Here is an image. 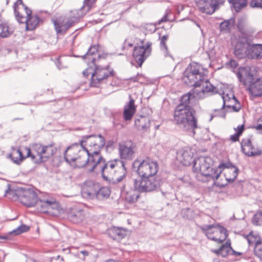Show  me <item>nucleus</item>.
Segmentation results:
<instances>
[{
	"mask_svg": "<svg viewBox=\"0 0 262 262\" xmlns=\"http://www.w3.org/2000/svg\"><path fill=\"white\" fill-rule=\"evenodd\" d=\"M195 88L190 92L183 95L181 103L176 107L173 121L180 128L186 132H190L193 135L195 134V129L198 128V119L195 112L189 105L195 99H203L196 96Z\"/></svg>",
	"mask_w": 262,
	"mask_h": 262,
	"instance_id": "1",
	"label": "nucleus"
},
{
	"mask_svg": "<svg viewBox=\"0 0 262 262\" xmlns=\"http://www.w3.org/2000/svg\"><path fill=\"white\" fill-rule=\"evenodd\" d=\"M207 73L201 64L195 62L190 63L184 72V82L195 88L194 92L200 98H205L216 91L207 79Z\"/></svg>",
	"mask_w": 262,
	"mask_h": 262,
	"instance_id": "2",
	"label": "nucleus"
},
{
	"mask_svg": "<svg viewBox=\"0 0 262 262\" xmlns=\"http://www.w3.org/2000/svg\"><path fill=\"white\" fill-rule=\"evenodd\" d=\"M93 164L92 171L101 172L102 176L106 180H113L120 182L126 174V169L124 163L120 160H113L106 162L101 155H96L92 159Z\"/></svg>",
	"mask_w": 262,
	"mask_h": 262,
	"instance_id": "3",
	"label": "nucleus"
},
{
	"mask_svg": "<svg viewBox=\"0 0 262 262\" xmlns=\"http://www.w3.org/2000/svg\"><path fill=\"white\" fill-rule=\"evenodd\" d=\"M96 155H97L96 152L90 154L88 149L81 144H75L67 149L64 158L66 162L74 167L82 168L86 166L90 171H92L94 162H91V160Z\"/></svg>",
	"mask_w": 262,
	"mask_h": 262,
	"instance_id": "4",
	"label": "nucleus"
},
{
	"mask_svg": "<svg viewBox=\"0 0 262 262\" xmlns=\"http://www.w3.org/2000/svg\"><path fill=\"white\" fill-rule=\"evenodd\" d=\"M212 165V159L209 157H201L194 161L193 171L196 173L195 178L199 181L207 182L218 179L221 171Z\"/></svg>",
	"mask_w": 262,
	"mask_h": 262,
	"instance_id": "5",
	"label": "nucleus"
},
{
	"mask_svg": "<svg viewBox=\"0 0 262 262\" xmlns=\"http://www.w3.org/2000/svg\"><path fill=\"white\" fill-rule=\"evenodd\" d=\"M236 75L239 81L247 88L252 96H262V77L255 79L250 67L239 68Z\"/></svg>",
	"mask_w": 262,
	"mask_h": 262,
	"instance_id": "6",
	"label": "nucleus"
},
{
	"mask_svg": "<svg viewBox=\"0 0 262 262\" xmlns=\"http://www.w3.org/2000/svg\"><path fill=\"white\" fill-rule=\"evenodd\" d=\"M113 70L108 66L103 67L97 66L95 63V64L90 65L89 68L84 70L83 74L84 76H88L91 74V85L94 87H99L109 77L113 76Z\"/></svg>",
	"mask_w": 262,
	"mask_h": 262,
	"instance_id": "7",
	"label": "nucleus"
},
{
	"mask_svg": "<svg viewBox=\"0 0 262 262\" xmlns=\"http://www.w3.org/2000/svg\"><path fill=\"white\" fill-rule=\"evenodd\" d=\"M27 152V157H30L32 160L36 163L46 161L52 157L57 151V148L53 145L46 146L40 144H35L32 146V150L27 147H24Z\"/></svg>",
	"mask_w": 262,
	"mask_h": 262,
	"instance_id": "8",
	"label": "nucleus"
},
{
	"mask_svg": "<svg viewBox=\"0 0 262 262\" xmlns=\"http://www.w3.org/2000/svg\"><path fill=\"white\" fill-rule=\"evenodd\" d=\"M133 167L137 168L136 171L140 178L155 177L159 169L157 161L149 158L139 160H136L133 163Z\"/></svg>",
	"mask_w": 262,
	"mask_h": 262,
	"instance_id": "9",
	"label": "nucleus"
},
{
	"mask_svg": "<svg viewBox=\"0 0 262 262\" xmlns=\"http://www.w3.org/2000/svg\"><path fill=\"white\" fill-rule=\"evenodd\" d=\"M83 7L78 10L71 11L70 17H59L53 20L55 29L57 34L65 33L67 30L73 26L76 20L84 15L82 12Z\"/></svg>",
	"mask_w": 262,
	"mask_h": 262,
	"instance_id": "10",
	"label": "nucleus"
},
{
	"mask_svg": "<svg viewBox=\"0 0 262 262\" xmlns=\"http://www.w3.org/2000/svg\"><path fill=\"white\" fill-rule=\"evenodd\" d=\"M208 238L217 243H222L228 236L227 230L218 224L205 225L201 227Z\"/></svg>",
	"mask_w": 262,
	"mask_h": 262,
	"instance_id": "11",
	"label": "nucleus"
},
{
	"mask_svg": "<svg viewBox=\"0 0 262 262\" xmlns=\"http://www.w3.org/2000/svg\"><path fill=\"white\" fill-rule=\"evenodd\" d=\"M105 143V139L101 135L83 137L80 142L82 146L88 149L90 154L96 152L98 155H101L100 150L104 146Z\"/></svg>",
	"mask_w": 262,
	"mask_h": 262,
	"instance_id": "12",
	"label": "nucleus"
},
{
	"mask_svg": "<svg viewBox=\"0 0 262 262\" xmlns=\"http://www.w3.org/2000/svg\"><path fill=\"white\" fill-rule=\"evenodd\" d=\"M24 10L15 14L19 23H26V28L28 31L34 30L38 25L40 18L36 15H32V11L28 7H24Z\"/></svg>",
	"mask_w": 262,
	"mask_h": 262,
	"instance_id": "13",
	"label": "nucleus"
},
{
	"mask_svg": "<svg viewBox=\"0 0 262 262\" xmlns=\"http://www.w3.org/2000/svg\"><path fill=\"white\" fill-rule=\"evenodd\" d=\"M134 186L135 189L138 192H151L160 187V182L155 177L141 178L134 180Z\"/></svg>",
	"mask_w": 262,
	"mask_h": 262,
	"instance_id": "14",
	"label": "nucleus"
},
{
	"mask_svg": "<svg viewBox=\"0 0 262 262\" xmlns=\"http://www.w3.org/2000/svg\"><path fill=\"white\" fill-rule=\"evenodd\" d=\"M151 51V43H144L141 41V45L134 48L133 55L139 67H141L145 60L150 55Z\"/></svg>",
	"mask_w": 262,
	"mask_h": 262,
	"instance_id": "15",
	"label": "nucleus"
},
{
	"mask_svg": "<svg viewBox=\"0 0 262 262\" xmlns=\"http://www.w3.org/2000/svg\"><path fill=\"white\" fill-rule=\"evenodd\" d=\"M232 43L234 46V53L236 56L239 58L247 57L251 45L246 37H238L233 40Z\"/></svg>",
	"mask_w": 262,
	"mask_h": 262,
	"instance_id": "16",
	"label": "nucleus"
},
{
	"mask_svg": "<svg viewBox=\"0 0 262 262\" xmlns=\"http://www.w3.org/2000/svg\"><path fill=\"white\" fill-rule=\"evenodd\" d=\"M223 3V0H199L196 2V6L201 12L210 15Z\"/></svg>",
	"mask_w": 262,
	"mask_h": 262,
	"instance_id": "17",
	"label": "nucleus"
},
{
	"mask_svg": "<svg viewBox=\"0 0 262 262\" xmlns=\"http://www.w3.org/2000/svg\"><path fill=\"white\" fill-rule=\"evenodd\" d=\"M35 206L38 210L42 213L56 215L58 212V204L54 200H37Z\"/></svg>",
	"mask_w": 262,
	"mask_h": 262,
	"instance_id": "18",
	"label": "nucleus"
},
{
	"mask_svg": "<svg viewBox=\"0 0 262 262\" xmlns=\"http://www.w3.org/2000/svg\"><path fill=\"white\" fill-rule=\"evenodd\" d=\"M194 150L190 147H184L178 150L177 153V160L184 166H189L193 162Z\"/></svg>",
	"mask_w": 262,
	"mask_h": 262,
	"instance_id": "19",
	"label": "nucleus"
},
{
	"mask_svg": "<svg viewBox=\"0 0 262 262\" xmlns=\"http://www.w3.org/2000/svg\"><path fill=\"white\" fill-rule=\"evenodd\" d=\"M136 150L135 144L132 141H126L119 145V155L121 159L132 160Z\"/></svg>",
	"mask_w": 262,
	"mask_h": 262,
	"instance_id": "20",
	"label": "nucleus"
},
{
	"mask_svg": "<svg viewBox=\"0 0 262 262\" xmlns=\"http://www.w3.org/2000/svg\"><path fill=\"white\" fill-rule=\"evenodd\" d=\"M21 197L19 198V202L27 207L35 206L37 201V195L35 191L32 189L21 190Z\"/></svg>",
	"mask_w": 262,
	"mask_h": 262,
	"instance_id": "21",
	"label": "nucleus"
},
{
	"mask_svg": "<svg viewBox=\"0 0 262 262\" xmlns=\"http://www.w3.org/2000/svg\"><path fill=\"white\" fill-rule=\"evenodd\" d=\"M241 146L243 152L248 156H255L261 154V151L259 149L252 144L249 139L243 140Z\"/></svg>",
	"mask_w": 262,
	"mask_h": 262,
	"instance_id": "22",
	"label": "nucleus"
},
{
	"mask_svg": "<svg viewBox=\"0 0 262 262\" xmlns=\"http://www.w3.org/2000/svg\"><path fill=\"white\" fill-rule=\"evenodd\" d=\"M136 106L135 105V101L130 98L129 102L124 105L123 111V118L125 121H130L136 113Z\"/></svg>",
	"mask_w": 262,
	"mask_h": 262,
	"instance_id": "23",
	"label": "nucleus"
},
{
	"mask_svg": "<svg viewBox=\"0 0 262 262\" xmlns=\"http://www.w3.org/2000/svg\"><path fill=\"white\" fill-rule=\"evenodd\" d=\"M84 217V212L82 209L73 208L68 213V220L74 224L81 223Z\"/></svg>",
	"mask_w": 262,
	"mask_h": 262,
	"instance_id": "24",
	"label": "nucleus"
},
{
	"mask_svg": "<svg viewBox=\"0 0 262 262\" xmlns=\"http://www.w3.org/2000/svg\"><path fill=\"white\" fill-rule=\"evenodd\" d=\"M97 187L93 182L85 183L82 189V194L84 197L93 198L96 196Z\"/></svg>",
	"mask_w": 262,
	"mask_h": 262,
	"instance_id": "25",
	"label": "nucleus"
},
{
	"mask_svg": "<svg viewBox=\"0 0 262 262\" xmlns=\"http://www.w3.org/2000/svg\"><path fill=\"white\" fill-rule=\"evenodd\" d=\"M9 157L11 160L17 165H19L26 158L29 157H27V152L24 150V148L22 151L19 149L14 150Z\"/></svg>",
	"mask_w": 262,
	"mask_h": 262,
	"instance_id": "26",
	"label": "nucleus"
},
{
	"mask_svg": "<svg viewBox=\"0 0 262 262\" xmlns=\"http://www.w3.org/2000/svg\"><path fill=\"white\" fill-rule=\"evenodd\" d=\"M247 57L260 59L262 58V44L250 45Z\"/></svg>",
	"mask_w": 262,
	"mask_h": 262,
	"instance_id": "27",
	"label": "nucleus"
},
{
	"mask_svg": "<svg viewBox=\"0 0 262 262\" xmlns=\"http://www.w3.org/2000/svg\"><path fill=\"white\" fill-rule=\"evenodd\" d=\"M98 46L94 45L91 46L86 53L82 56L83 59H86L88 60V64L90 66L91 64H95V60L96 59V56L99 57V55H97L96 53L98 51Z\"/></svg>",
	"mask_w": 262,
	"mask_h": 262,
	"instance_id": "28",
	"label": "nucleus"
},
{
	"mask_svg": "<svg viewBox=\"0 0 262 262\" xmlns=\"http://www.w3.org/2000/svg\"><path fill=\"white\" fill-rule=\"evenodd\" d=\"M127 230L125 229L118 227H112L108 230V234L113 239L119 240L126 235Z\"/></svg>",
	"mask_w": 262,
	"mask_h": 262,
	"instance_id": "29",
	"label": "nucleus"
},
{
	"mask_svg": "<svg viewBox=\"0 0 262 262\" xmlns=\"http://www.w3.org/2000/svg\"><path fill=\"white\" fill-rule=\"evenodd\" d=\"M238 170V168L233 165L226 167L224 170V174L226 180L228 181L234 180L237 176Z\"/></svg>",
	"mask_w": 262,
	"mask_h": 262,
	"instance_id": "30",
	"label": "nucleus"
},
{
	"mask_svg": "<svg viewBox=\"0 0 262 262\" xmlns=\"http://www.w3.org/2000/svg\"><path fill=\"white\" fill-rule=\"evenodd\" d=\"M231 250H232V248L231 247L230 242L227 241L219 249L213 250V252L218 255L225 257L229 254Z\"/></svg>",
	"mask_w": 262,
	"mask_h": 262,
	"instance_id": "31",
	"label": "nucleus"
},
{
	"mask_svg": "<svg viewBox=\"0 0 262 262\" xmlns=\"http://www.w3.org/2000/svg\"><path fill=\"white\" fill-rule=\"evenodd\" d=\"M21 190L22 189L12 190L10 189L9 185H8V188L5 190V196L12 200H18L19 201V198L21 197L20 193L21 192Z\"/></svg>",
	"mask_w": 262,
	"mask_h": 262,
	"instance_id": "32",
	"label": "nucleus"
},
{
	"mask_svg": "<svg viewBox=\"0 0 262 262\" xmlns=\"http://www.w3.org/2000/svg\"><path fill=\"white\" fill-rule=\"evenodd\" d=\"M229 3L231 5L232 9L236 12H239L247 5V0H229Z\"/></svg>",
	"mask_w": 262,
	"mask_h": 262,
	"instance_id": "33",
	"label": "nucleus"
},
{
	"mask_svg": "<svg viewBox=\"0 0 262 262\" xmlns=\"http://www.w3.org/2000/svg\"><path fill=\"white\" fill-rule=\"evenodd\" d=\"M135 124L139 129H145L149 127L150 121L148 118L141 116L135 120Z\"/></svg>",
	"mask_w": 262,
	"mask_h": 262,
	"instance_id": "34",
	"label": "nucleus"
},
{
	"mask_svg": "<svg viewBox=\"0 0 262 262\" xmlns=\"http://www.w3.org/2000/svg\"><path fill=\"white\" fill-rule=\"evenodd\" d=\"M12 33V30L9 28L8 24L0 19V36L7 37Z\"/></svg>",
	"mask_w": 262,
	"mask_h": 262,
	"instance_id": "35",
	"label": "nucleus"
},
{
	"mask_svg": "<svg viewBox=\"0 0 262 262\" xmlns=\"http://www.w3.org/2000/svg\"><path fill=\"white\" fill-rule=\"evenodd\" d=\"M234 23V19H230L225 20L221 23L220 25V31L223 33L230 32Z\"/></svg>",
	"mask_w": 262,
	"mask_h": 262,
	"instance_id": "36",
	"label": "nucleus"
},
{
	"mask_svg": "<svg viewBox=\"0 0 262 262\" xmlns=\"http://www.w3.org/2000/svg\"><path fill=\"white\" fill-rule=\"evenodd\" d=\"M111 191L107 187H102L97 190L96 197L99 200L107 199L110 195Z\"/></svg>",
	"mask_w": 262,
	"mask_h": 262,
	"instance_id": "37",
	"label": "nucleus"
},
{
	"mask_svg": "<svg viewBox=\"0 0 262 262\" xmlns=\"http://www.w3.org/2000/svg\"><path fill=\"white\" fill-rule=\"evenodd\" d=\"M168 39V35H165L162 36V37L160 38V48L165 57H170L172 58L171 55L169 53L168 51V49L166 45V42L167 41Z\"/></svg>",
	"mask_w": 262,
	"mask_h": 262,
	"instance_id": "38",
	"label": "nucleus"
},
{
	"mask_svg": "<svg viewBox=\"0 0 262 262\" xmlns=\"http://www.w3.org/2000/svg\"><path fill=\"white\" fill-rule=\"evenodd\" d=\"M139 197L138 192L133 191L128 192L125 196L126 200L130 203L136 202Z\"/></svg>",
	"mask_w": 262,
	"mask_h": 262,
	"instance_id": "39",
	"label": "nucleus"
},
{
	"mask_svg": "<svg viewBox=\"0 0 262 262\" xmlns=\"http://www.w3.org/2000/svg\"><path fill=\"white\" fill-rule=\"evenodd\" d=\"M255 255L262 259V240L256 242L254 247Z\"/></svg>",
	"mask_w": 262,
	"mask_h": 262,
	"instance_id": "40",
	"label": "nucleus"
},
{
	"mask_svg": "<svg viewBox=\"0 0 262 262\" xmlns=\"http://www.w3.org/2000/svg\"><path fill=\"white\" fill-rule=\"evenodd\" d=\"M252 223L256 226L262 225V211L256 213L253 217Z\"/></svg>",
	"mask_w": 262,
	"mask_h": 262,
	"instance_id": "41",
	"label": "nucleus"
},
{
	"mask_svg": "<svg viewBox=\"0 0 262 262\" xmlns=\"http://www.w3.org/2000/svg\"><path fill=\"white\" fill-rule=\"evenodd\" d=\"M30 227L28 226L23 224L13 230L12 233H14L15 235H18L28 231Z\"/></svg>",
	"mask_w": 262,
	"mask_h": 262,
	"instance_id": "42",
	"label": "nucleus"
},
{
	"mask_svg": "<svg viewBox=\"0 0 262 262\" xmlns=\"http://www.w3.org/2000/svg\"><path fill=\"white\" fill-rule=\"evenodd\" d=\"M24 7H27L23 3L22 0H18L14 5L15 14L24 10Z\"/></svg>",
	"mask_w": 262,
	"mask_h": 262,
	"instance_id": "43",
	"label": "nucleus"
},
{
	"mask_svg": "<svg viewBox=\"0 0 262 262\" xmlns=\"http://www.w3.org/2000/svg\"><path fill=\"white\" fill-rule=\"evenodd\" d=\"M246 239L249 245L253 244H255V245L256 242L260 241V239H258V236L257 235L254 234L252 232L247 235Z\"/></svg>",
	"mask_w": 262,
	"mask_h": 262,
	"instance_id": "44",
	"label": "nucleus"
},
{
	"mask_svg": "<svg viewBox=\"0 0 262 262\" xmlns=\"http://www.w3.org/2000/svg\"><path fill=\"white\" fill-rule=\"evenodd\" d=\"M222 99L223 101L222 107L225 105L227 101H232L233 103L236 102L237 101L236 99L233 94H231V97H229L228 95L226 96H222Z\"/></svg>",
	"mask_w": 262,
	"mask_h": 262,
	"instance_id": "45",
	"label": "nucleus"
},
{
	"mask_svg": "<svg viewBox=\"0 0 262 262\" xmlns=\"http://www.w3.org/2000/svg\"><path fill=\"white\" fill-rule=\"evenodd\" d=\"M128 80L134 82H138L140 83H143L144 81V77L141 74L138 73L136 76L130 77Z\"/></svg>",
	"mask_w": 262,
	"mask_h": 262,
	"instance_id": "46",
	"label": "nucleus"
},
{
	"mask_svg": "<svg viewBox=\"0 0 262 262\" xmlns=\"http://www.w3.org/2000/svg\"><path fill=\"white\" fill-rule=\"evenodd\" d=\"M249 5L252 8H260L262 9V0H251Z\"/></svg>",
	"mask_w": 262,
	"mask_h": 262,
	"instance_id": "47",
	"label": "nucleus"
},
{
	"mask_svg": "<svg viewBox=\"0 0 262 262\" xmlns=\"http://www.w3.org/2000/svg\"><path fill=\"white\" fill-rule=\"evenodd\" d=\"M96 0H84V6L87 7V11H89Z\"/></svg>",
	"mask_w": 262,
	"mask_h": 262,
	"instance_id": "48",
	"label": "nucleus"
},
{
	"mask_svg": "<svg viewBox=\"0 0 262 262\" xmlns=\"http://www.w3.org/2000/svg\"><path fill=\"white\" fill-rule=\"evenodd\" d=\"M235 133L239 135L240 136L242 134L245 129L244 124H242L237 126L236 128H234Z\"/></svg>",
	"mask_w": 262,
	"mask_h": 262,
	"instance_id": "49",
	"label": "nucleus"
},
{
	"mask_svg": "<svg viewBox=\"0 0 262 262\" xmlns=\"http://www.w3.org/2000/svg\"><path fill=\"white\" fill-rule=\"evenodd\" d=\"M257 122V124L253 126V128L257 130H260V133L262 134V116L258 119Z\"/></svg>",
	"mask_w": 262,
	"mask_h": 262,
	"instance_id": "50",
	"label": "nucleus"
},
{
	"mask_svg": "<svg viewBox=\"0 0 262 262\" xmlns=\"http://www.w3.org/2000/svg\"><path fill=\"white\" fill-rule=\"evenodd\" d=\"M227 66H229L231 68L235 69L238 65L237 62L234 59L230 60L227 63Z\"/></svg>",
	"mask_w": 262,
	"mask_h": 262,
	"instance_id": "51",
	"label": "nucleus"
},
{
	"mask_svg": "<svg viewBox=\"0 0 262 262\" xmlns=\"http://www.w3.org/2000/svg\"><path fill=\"white\" fill-rule=\"evenodd\" d=\"M239 136V135L235 133L234 135L230 136V139L233 142H236L238 141Z\"/></svg>",
	"mask_w": 262,
	"mask_h": 262,
	"instance_id": "52",
	"label": "nucleus"
},
{
	"mask_svg": "<svg viewBox=\"0 0 262 262\" xmlns=\"http://www.w3.org/2000/svg\"><path fill=\"white\" fill-rule=\"evenodd\" d=\"M133 46V43L130 42L128 41L127 39H126L123 43V48L127 49L128 48H130Z\"/></svg>",
	"mask_w": 262,
	"mask_h": 262,
	"instance_id": "53",
	"label": "nucleus"
},
{
	"mask_svg": "<svg viewBox=\"0 0 262 262\" xmlns=\"http://www.w3.org/2000/svg\"><path fill=\"white\" fill-rule=\"evenodd\" d=\"M232 108H233V110L235 111V112H238L239 111V110H240L241 107H240V104L239 103L237 104H235V105H232Z\"/></svg>",
	"mask_w": 262,
	"mask_h": 262,
	"instance_id": "54",
	"label": "nucleus"
},
{
	"mask_svg": "<svg viewBox=\"0 0 262 262\" xmlns=\"http://www.w3.org/2000/svg\"><path fill=\"white\" fill-rule=\"evenodd\" d=\"M167 20V15H165L159 20V24H160L161 23L163 22H165Z\"/></svg>",
	"mask_w": 262,
	"mask_h": 262,
	"instance_id": "55",
	"label": "nucleus"
},
{
	"mask_svg": "<svg viewBox=\"0 0 262 262\" xmlns=\"http://www.w3.org/2000/svg\"><path fill=\"white\" fill-rule=\"evenodd\" d=\"M56 64H57V66L58 68L59 69H60L61 68V67L60 66V64H60V61H59V59H58V61H57V62Z\"/></svg>",
	"mask_w": 262,
	"mask_h": 262,
	"instance_id": "56",
	"label": "nucleus"
},
{
	"mask_svg": "<svg viewBox=\"0 0 262 262\" xmlns=\"http://www.w3.org/2000/svg\"><path fill=\"white\" fill-rule=\"evenodd\" d=\"M233 252L235 253V255H241V253L240 252H235L233 250Z\"/></svg>",
	"mask_w": 262,
	"mask_h": 262,
	"instance_id": "57",
	"label": "nucleus"
},
{
	"mask_svg": "<svg viewBox=\"0 0 262 262\" xmlns=\"http://www.w3.org/2000/svg\"><path fill=\"white\" fill-rule=\"evenodd\" d=\"M59 163H60V162H59L57 164L54 163V165H56V166H58L59 165Z\"/></svg>",
	"mask_w": 262,
	"mask_h": 262,
	"instance_id": "58",
	"label": "nucleus"
},
{
	"mask_svg": "<svg viewBox=\"0 0 262 262\" xmlns=\"http://www.w3.org/2000/svg\"><path fill=\"white\" fill-rule=\"evenodd\" d=\"M213 116H211V118H210V121H211V120H212V118H213Z\"/></svg>",
	"mask_w": 262,
	"mask_h": 262,
	"instance_id": "59",
	"label": "nucleus"
},
{
	"mask_svg": "<svg viewBox=\"0 0 262 262\" xmlns=\"http://www.w3.org/2000/svg\"><path fill=\"white\" fill-rule=\"evenodd\" d=\"M227 106H228V107H230L231 106V104H227Z\"/></svg>",
	"mask_w": 262,
	"mask_h": 262,
	"instance_id": "60",
	"label": "nucleus"
},
{
	"mask_svg": "<svg viewBox=\"0 0 262 262\" xmlns=\"http://www.w3.org/2000/svg\"><path fill=\"white\" fill-rule=\"evenodd\" d=\"M107 111H110L111 112V110H109L108 109H106V113H107Z\"/></svg>",
	"mask_w": 262,
	"mask_h": 262,
	"instance_id": "61",
	"label": "nucleus"
},
{
	"mask_svg": "<svg viewBox=\"0 0 262 262\" xmlns=\"http://www.w3.org/2000/svg\"><path fill=\"white\" fill-rule=\"evenodd\" d=\"M196 26H197L199 28H200V25H199V24H196Z\"/></svg>",
	"mask_w": 262,
	"mask_h": 262,
	"instance_id": "62",
	"label": "nucleus"
},
{
	"mask_svg": "<svg viewBox=\"0 0 262 262\" xmlns=\"http://www.w3.org/2000/svg\"><path fill=\"white\" fill-rule=\"evenodd\" d=\"M55 159H56V158L55 157L54 159H53V161H54L55 160Z\"/></svg>",
	"mask_w": 262,
	"mask_h": 262,
	"instance_id": "63",
	"label": "nucleus"
}]
</instances>
